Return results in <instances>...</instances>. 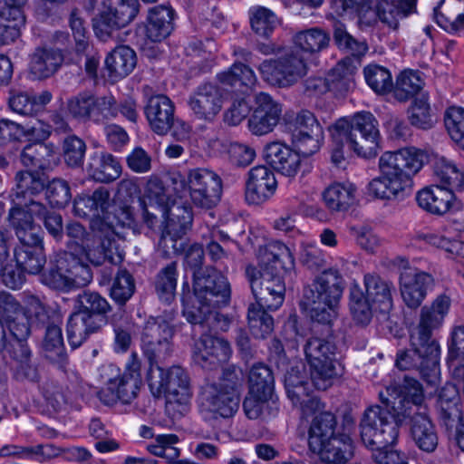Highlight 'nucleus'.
<instances>
[{
    "mask_svg": "<svg viewBox=\"0 0 464 464\" xmlns=\"http://www.w3.org/2000/svg\"><path fill=\"white\" fill-rule=\"evenodd\" d=\"M256 259L257 266L246 268L252 293L267 307L278 309L285 292L282 273L294 268V254L283 242L274 240L259 247Z\"/></svg>",
    "mask_w": 464,
    "mask_h": 464,
    "instance_id": "obj_8",
    "label": "nucleus"
},
{
    "mask_svg": "<svg viewBox=\"0 0 464 464\" xmlns=\"http://www.w3.org/2000/svg\"><path fill=\"white\" fill-rule=\"evenodd\" d=\"M276 405V400L273 392H248L243 407L247 418L256 420L262 415L269 414Z\"/></svg>",
    "mask_w": 464,
    "mask_h": 464,
    "instance_id": "obj_45",
    "label": "nucleus"
},
{
    "mask_svg": "<svg viewBox=\"0 0 464 464\" xmlns=\"http://www.w3.org/2000/svg\"><path fill=\"white\" fill-rule=\"evenodd\" d=\"M249 19L253 31L262 37H268L278 24L276 14L263 6L250 8Z\"/></svg>",
    "mask_w": 464,
    "mask_h": 464,
    "instance_id": "obj_49",
    "label": "nucleus"
},
{
    "mask_svg": "<svg viewBox=\"0 0 464 464\" xmlns=\"http://www.w3.org/2000/svg\"><path fill=\"white\" fill-rule=\"evenodd\" d=\"M145 114L151 130L157 134H166L174 120V106L165 95H155L149 99Z\"/></svg>",
    "mask_w": 464,
    "mask_h": 464,
    "instance_id": "obj_35",
    "label": "nucleus"
},
{
    "mask_svg": "<svg viewBox=\"0 0 464 464\" xmlns=\"http://www.w3.org/2000/svg\"><path fill=\"white\" fill-rule=\"evenodd\" d=\"M137 14V0H102L92 19L94 33L106 41L114 31L129 24Z\"/></svg>",
    "mask_w": 464,
    "mask_h": 464,
    "instance_id": "obj_19",
    "label": "nucleus"
},
{
    "mask_svg": "<svg viewBox=\"0 0 464 464\" xmlns=\"http://www.w3.org/2000/svg\"><path fill=\"white\" fill-rule=\"evenodd\" d=\"M45 308L35 296L26 299L23 311L13 296L5 292L0 293V324L7 327L11 335L19 344L30 334V328L45 318Z\"/></svg>",
    "mask_w": 464,
    "mask_h": 464,
    "instance_id": "obj_16",
    "label": "nucleus"
},
{
    "mask_svg": "<svg viewBox=\"0 0 464 464\" xmlns=\"http://www.w3.org/2000/svg\"><path fill=\"white\" fill-rule=\"evenodd\" d=\"M385 397L380 392L382 406L370 407L364 413L361 423V437L366 447L381 449L393 445L398 438L399 425L409 411L420 409L424 395L420 384L414 379L405 377L403 385L399 392L387 388Z\"/></svg>",
    "mask_w": 464,
    "mask_h": 464,
    "instance_id": "obj_4",
    "label": "nucleus"
},
{
    "mask_svg": "<svg viewBox=\"0 0 464 464\" xmlns=\"http://www.w3.org/2000/svg\"><path fill=\"white\" fill-rule=\"evenodd\" d=\"M416 200L420 208L437 216H442L459 208V202L450 188L430 185L420 189Z\"/></svg>",
    "mask_w": 464,
    "mask_h": 464,
    "instance_id": "obj_27",
    "label": "nucleus"
},
{
    "mask_svg": "<svg viewBox=\"0 0 464 464\" xmlns=\"http://www.w3.org/2000/svg\"><path fill=\"white\" fill-rule=\"evenodd\" d=\"M304 353L309 365V380L316 389H328L343 374L342 364L335 358V346L329 341L310 339Z\"/></svg>",
    "mask_w": 464,
    "mask_h": 464,
    "instance_id": "obj_17",
    "label": "nucleus"
},
{
    "mask_svg": "<svg viewBox=\"0 0 464 464\" xmlns=\"http://www.w3.org/2000/svg\"><path fill=\"white\" fill-rule=\"evenodd\" d=\"M83 228L79 223L67 226L68 253L57 259V267L43 276V283L51 288L66 291L74 286H83L92 279L89 266L102 265L108 260L111 264H119L123 260V252L115 246L112 248L102 245L94 247V239L82 237Z\"/></svg>",
    "mask_w": 464,
    "mask_h": 464,
    "instance_id": "obj_5",
    "label": "nucleus"
},
{
    "mask_svg": "<svg viewBox=\"0 0 464 464\" xmlns=\"http://www.w3.org/2000/svg\"><path fill=\"white\" fill-rule=\"evenodd\" d=\"M172 186L165 189L157 180L147 184L146 193L140 199L143 218L149 226H152L154 213L148 209L159 210L163 218L161 236L158 248L164 256H171L184 248V235L192 223L191 209L184 202L170 200L173 192L179 199L188 196L193 203L202 208H210L220 197L221 181L212 171L206 169H195L184 177L179 172L171 175Z\"/></svg>",
    "mask_w": 464,
    "mask_h": 464,
    "instance_id": "obj_1",
    "label": "nucleus"
},
{
    "mask_svg": "<svg viewBox=\"0 0 464 464\" xmlns=\"http://www.w3.org/2000/svg\"><path fill=\"white\" fill-rule=\"evenodd\" d=\"M16 179L17 191L12 198L14 207L10 210L9 219L21 244L14 250L18 271H8L5 268L3 273V282L12 289H17L23 285V272L37 274L45 262L41 229L34 224V218L42 217L44 207L33 199H30L29 203L26 201L28 196L44 189V182L30 171L20 172Z\"/></svg>",
    "mask_w": 464,
    "mask_h": 464,
    "instance_id": "obj_3",
    "label": "nucleus"
},
{
    "mask_svg": "<svg viewBox=\"0 0 464 464\" xmlns=\"http://www.w3.org/2000/svg\"><path fill=\"white\" fill-rule=\"evenodd\" d=\"M147 379L154 395H164L166 412L172 419H179L189 411L192 393L188 375L183 368L163 369L151 362Z\"/></svg>",
    "mask_w": 464,
    "mask_h": 464,
    "instance_id": "obj_11",
    "label": "nucleus"
},
{
    "mask_svg": "<svg viewBox=\"0 0 464 464\" xmlns=\"http://www.w3.org/2000/svg\"><path fill=\"white\" fill-rule=\"evenodd\" d=\"M178 442L179 438L174 434H160L147 445V449L151 454L171 462L176 460L179 455V449L176 447Z\"/></svg>",
    "mask_w": 464,
    "mask_h": 464,
    "instance_id": "obj_50",
    "label": "nucleus"
},
{
    "mask_svg": "<svg viewBox=\"0 0 464 464\" xmlns=\"http://www.w3.org/2000/svg\"><path fill=\"white\" fill-rule=\"evenodd\" d=\"M433 282L430 274L417 269L402 272L400 278V291L405 304L411 308L420 306L432 288Z\"/></svg>",
    "mask_w": 464,
    "mask_h": 464,
    "instance_id": "obj_28",
    "label": "nucleus"
},
{
    "mask_svg": "<svg viewBox=\"0 0 464 464\" xmlns=\"http://www.w3.org/2000/svg\"><path fill=\"white\" fill-rule=\"evenodd\" d=\"M5 6L0 12V43L9 44L20 36L25 18L22 5L26 0H3Z\"/></svg>",
    "mask_w": 464,
    "mask_h": 464,
    "instance_id": "obj_34",
    "label": "nucleus"
},
{
    "mask_svg": "<svg viewBox=\"0 0 464 464\" xmlns=\"http://www.w3.org/2000/svg\"><path fill=\"white\" fill-rule=\"evenodd\" d=\"M69 24L75 42L77 54L86 53L89 48V36L82 12L78 9L72 11L69 17Z\"/></svg>",
    "mask_w": 464,
    "mask_h": 464,
    "instance_id": "obj_56",
    "label": "nucleus"
},
{
    "mask_svg": "<svg viewBox=\"0 0 464 464\" xmlns=\"http://www.w3.org/2000/svg\"><path fill=\"white\" fill-rule=\"evenodd\" d=\"M63 158L69 166H79L82 163L85 154L83 140L76 136H69L63 141Z\"/></svg>",
    "mask_w": 464,
    "mask_h": 464,
    "instance_id": "obj_59",
    "label": "nucleus"
},
{
    "mask_svg": "<svg viewBox=\"0 0 464 464\" xmlns=\"http://www.w3.org/2000/svg\"><path fill=\"white\" fill-rule=\"evenodd\" d=\"M349 309L353 321L359 325L368 324L372 317L374 309L371 306L357 283L351 285Z\"/></svg>",
    "mask_w": 464,
    "mask_h": 464,
    "instance_id": "obj_44",
    "label": "nucleus"
},
{
    "mask_svg": "<svg viewBox=\"0 0 464 464\" xmlns=\"http://www.w3.org/2000/svg\"><path fill=\"white\" fill-rule=\"evenodd\" d=\"M367 85L376 93L389 92L393 86L392 76L390 71L379 64H369L363 70Z\"/></svg>",
    "mask_w": 464,
    "mask_h": 464,
    "instance_id": "obj_47",
    "label": "nucleus"
},
{
    "mask_svg": "<svg viewBox=\"0 0 464 464\" xmlns=\"http://www.w3.org/2000/svg\"><path fill=\"white\" fill-rule=\"evenodd\" d=\"M174 11L168 6H156L150 9L147 23L139 27L138 33L152 43L166 39L173 29Z\"/></svg>",
    "mask_w": 464,
    "mask_h": 464,
    "instance_id": "obj_33",
    "label": "nucleus"
},
{
    "mask_svg": "<svg viewBox=\"0 0 464 464\" xmlns=\"http://www.w3.org/2000/svg\"><path fill=\"white\" fill-rule=\"evenodd\" d=\"M45 196L52 206L63 207L71 198L70 188L65 181L53 179L47 185Z\"/></svg>",
    "mask_w": 464,
    "mask_h": 464,
    "instance_id": "obj_60",
    "label": "nucleus"
},
{
    "mask_svg": "<svg viewBox=\"0 0 464 464\" xmlns=\"http://www.w3.org/2000/svg\"><path fill=\"white\" fill-rule=\"evenodd\" d=\"M306 157L295 148L293 149L280 141L269 142L263 150L265 161L275 170L287 177H294L298 173L302 159Z\"/></svg>",
    "mask_w": 464,
    "mask_h": 464,
    "instance_id": "obj_25",
    "label": "nucleus"
},
{
    "mask_svg": "<svg viewBox=\"0 0 464 464\" xmlns=\"http://www.w3.org/2000/svg\"><path fill=\"white\" fill-rule=\"evenodd\" d=\"M276 179L274 172L266 166L252 168L246 184V200L259 205L268 200L276 192Z\"/></svg>",
    "mask_w": 464,
    "mask_h": 464,
    "instance_id": "obj_29",
    "label": "nucleus"
},
{
    "mask_svg": "<svg viewBox=\"0 0 464 464\" xmlns=\"http://www.w3.org/2000/svg\"><path fill=\"white\" fill-rule=\"evenodd\" d=\"M229 297V284L222 274L214 270L207 276L196 274L193 293L183 294V314L190 324L224 329L218 325L220 315L214 309L226 304Z\"/></svg>",
    "mask_w": 464,
    "mask_h": 464,
    "instance_id": "obj_9",
    "label": "nucleus"
},
{
    "mask_svg": "<svg viewBox=\"0 0 464 464\" xmlns=\"http://www.w3.org/2000/svg\"><path fill=\"white\" fill-rule=\"evenodd\" d=\"M255 298L256 304H252L248 308V326L254 337L264 339L267 337L274 329V320L264 309H272L267 307L265 304H262L256 296Z\"/></svg>",
    "mask_w": 464,
    "mask_h": 464,
    "instance_id": "obj_42",
    "label": "nucleus"
},
{
    "mask_svg": "<svg viewBox=\"0 0 464 464\" xmlns=\"http://www.w3.org/2000/svg\"><path fill=\"white\" fill-rule=\"evenodd\" d=\"M372 458L378 464H407L406 456L394 450L392 445H389L381 449H374Z\"/></svg>",
    "mask_w": 464,
    "mask_h": 464,
    "instance_id": "obj_64",
    "label": "nucleus"
},
{
    "mask_svg": "<svg viewBox=\"0 0 464 464\" xmlns=\"http://www.w3.org/2000/svg\"><path fill=\"white\" fill-rule=\"evenodd\" d=\"M66 110L72 117L89 119L95 122H102L118 114L111 95L95 97L90 93H80L68 100Z\"/></svg>",
    "mask_w": 464,
    "mask_h": 464,
    "instance_id": "obj_21",
    "label": "nucleus"
},
{
    "mask_svg": "<svg viewBox=\"0 0 464 464\" xmlns=\"http://www.w3.org/2000/svg\"><path fill=\"white\" fill-rule=\"evenodd\" d=\"M326 208L331 211L345 212L358 202L357 186L349 181H334L322 193Z\"/></svg>",
    "mask_w": 464,
    "mask_h": 464,
    "instance_id": "obj_30",
    "label": "nucleus"
},
{
    "mask_svg": "<svg viewBox=\"0 0 464 464\" xmlns=\"http://www.w3.org/2000/svg\"><path fill=\"white\" fill-rule=\"evenodd\" d=\"M411 435L416 446L426 452H432L438 446L434 425L425 411L414 412L411 419Z\"/></svg>",
    "mask_w": 464,
    "mask_h": 464,
    "instance_id": "obj_39",
    "label": "nucleus"
},
{
    "mask_svg": "<svg viewBox=\"0 0 464 464\" xmlns=\"http://www.w3.org/2000/svg\"><path fill=\"white\" fill-rule=\"evenodd\" d=\"M106 324L104 317H96L75 308L67 324L68 342L72 348L79 347L89 334L99 330Z\"/></svg>",
    "mask_w": 464,
    "mask_h": 464,
    "instance_id": "obj_32",
    "label": "nucleus"
},
{
    "mask_svg": "<svg viewBox=\"0 0 464 464\" xmlns=\"http://www.w3.org/2000/svg\"><path fill=\"white\" fill-rule=\"evenodd\" d=\"M75 308L81 311H86L93 316L103 317L110 310V304L107 300L97 293L84 292L80 295Z\"/></svg>",
    "mask_w": 464,
    "mask_h": 464,
    "instance_id": "obj_55",
    "label": "nucleus"
},
{
    "mask_svg": "<svg viewBox=\"0 0 464 464\" xmlns=\"http://www.w3.org/2000/svg\"><path fill=\"white\" fill-rule=\"evenodd\" d=\"M302 363L292 367L285 375V387L289 400L301 411L302 422L310 423L308 445L310 450L322 461L345 464L353 454V444L349 435H335V418L324 410V406L313 394L306 373L301 372Z\"/></svg>",
    "mask_w": 464,
    "mask_h": 464,
    "instance_id": "obj_2",
    "label": "nucleus"
},
{
    "mask_svg": "<svg viewBox=\"0 0 464 464\" xmlns=\"http://www.w3.org/2000/svg\"><path fill=\"white\" fill-rule=\"evenodd\" d=\"M274 378L268 367L256 364L249 372V392H273Z\"/></svg>",
    "mask_w": 464,
    "mask_h": 464,
    "instance_id": "obj_57",
    "label": "nucleus"
},
{
    "mask_svg": "<svg viewBox=\"0 0 464 464\" xmlns=\"http://www.w3.org/2000/svg\"><path fill=\"white\" fill-rule=\"evenodd\" d=\"M343 287V277L337 269L325 270L305 291L301 307L313 321L330 324L337 316Z\"/></svg>",
    "mask_w": 464,
    "mask_h": 464,
    "instance_id": "obj_12",
    "label": "nucleus"
},
{
    "mask_svg": "<svg viewBox=\"0 0 464 464\" xmlns=\"http://www.w3.org/2000/svg\"><path fill=\"white\" fill-rule=\"evenodd\" d=\"M357 65L350 58L344 59L327 74V77L315 76L306 81V91L311 94H322L339 83L346 85L355 72Z\"/></svg>",
    "mask_w": 464,
    "mask_h": 464,
    "instance_id": "obj_31",
    "label": "nucleus"
},
{
    "mask_svg": "<svg viewBox=\"0 0 464 464\" xmlns=\"http://www.w3.org/2000/svg\"><path fill=\"white\" fill-rule=\"evenodd\" d=\"M408 119L411 125L423 130L434 125L436 114L430 105L426 93L420 92L414 98L408 110Z\"/></svg>",
    "mask_w": 464,
    "mask_h": 464,
    "instance_id": "obj_43",
    "label": "nucleus"
},
{
    "mask_svg": "<svg viewBox=\"0 0 464 464\" xmlns=\"http://www.w3.org/2000/svg\"><path fill=\"white\" fill-rule=\"evenodd\" d=\"M332 145L331 160L336 166H342L345 161V152L352 150L358 157L364 159L374 158L380 147V136H360V140L351 133V126L347 120H338L329 129Z\"/></svg>",
    "mask_w": 464,
    "mask_h": 464,
    "instance_id": "obj_18",
    "label": "nucleus"
},
{
    "mask_svg": "<svg viewBox=\"0 0 464 464\" xmlns=\"http://www.w3.org/2000/svg\"><path fill=\"white\" fill-rule=\"evenodd\" d=\"M434 177L437 185L450 188L453 193L460 190L464 185L463 169L445 158L437 160L434 165Z\"/></svg>",
    "mask_w": 464,
    "mask_h": 464,
    "instance_id": "obj_41",
    "label": "nucleus"
},
{
    "mask_svg": "<svg viewBox=\"0 0 464 464\" xmlns=\"http://www.w3.org/2000/svg\"><path fill=\"white\" fill-rule=\"evenodd\" d=\"M286 129L293 146L304 156H311L322 147L324 129L316 117L309 111H301L286 120Z\"/></svg>",
    "mask_w": 464,
    "mask_h": 464,
    "instance_id": "obj_20",
    "label": "nucleus"
},
{
    "mask_svg": "<svg viewBox=\"0 0 464 464\" xmlns=\"http://www.w3.org/2000/svg\"><path fill=\"white\" fill-rule=\"evenodd\" d=\"M177 286L176 265L174 263L162 269L156 280V290L160 300L169 303L175 295Z\"/></svg>",
    "mask_w": 464,
    "mask_h": 464,
    "instance_id": "obj_52",
    "label": "nucleus"
},
{
    "mask_svg": "<svg viewBox=\"0 0 464 464\" xmlns=\"http://www.w3.org/2000/svg\"><path fill=\"white\" fill-rule=\"evenodd\" d=\"M340 120H347L351 126V133L357 130L360 136H380L378 122L375 117L368 111L356 112L353 115L343 117Z\"/></svg>",
    "mask_w": 464,
    "mask_h": 464,
    "instance_id": "obj_53",
    "label": "nucleus"
},
{
    "mask_svg": "<svg viewBox=\"0 0 464 464\" xmlns=\"http://www.w3.org/2000/svg\"><path fill=\"white\" fill-rule=\"evenodd\" d=\"M366 299L375 314H388L392 308V288L388 282L374 275L364 276Z\"/></svg>",
    "mask_w": 464,
    "mask_h": 464,
    "instance_id": "obj_38",
    "label": "nucleus"
},
{
    "mask_svg": "<svg viewBox=\"0 0 464 464\" xmlns=\"http://www.w3.org/2000/svg\"><path fill=\"white\" fill-rule=\"evenodd\" d=\"M428 162V151L415 146L384 151L378 160L379 175L366 186L368 196L386 201L404 198Z\"/></svg>",
    "mask_w": 464,
    "mask_h": 464,
    "instance_id": "obj_6",
    "label": "nucleus"
},
{
    "mask_svg": "<svg viewBox=\"0 0 464 464\" xmlns=\"http://www.w3.org/2000/svg\"><path fill=\"white\" fill-rule=\"evenodd\" d=\"M281 113L280 103L266 92L257 93L254 98L252 114L247 122L250 132L256 136L271 133L278 124Z\"/></svg>",
    "mask_w": 464,
    "mask_h": 464,
    "instance_id": "obj_22",
    "label": "nucleus"
},
{
    "mask_svg": "<svg viewBox=\"0 0 464 464\" xmlns=\"http://www.w3.org/2000/svg\"><path fill=\"white\" fill-rule=\"evenodd\" d=\"M302 237L300 252L302 262L308 266H319L324 260L322 250L318 247L315 241L310 240L304 236Z\"/></svg>",
    "mask_w": 464,
    "mask_h": 464,
    "instance_id": "obj_63",
    "label": "nucleus"
},
{
    "mask_svg": "<svg viewBox=\"0 0 464 464\" xmlns=\"http://www.w3.org/2000/svg\"><path fill=\"white\" fill-rule=\"evenodd\" d=\"M334 38L340 49L346 51L353 56L360 57L368 50L365 43L358 42L346 31L343 24L336 23L334 29Z\"/></svg>",
    "mask_w": 464,
    "mask_h": 464,
    "instance_id": "obj_54",
    "label": "nucleus"
},
{
    "mask_svg": "<svg viewBox=\"0 0 464 464\" xmlns=\"http://www.w3.org/2000/svg\"><path fill=\"white\" fill-rule=\"evenodd\" d=\"M135 284L132 276L126 271H120L111 289V296L117 303L124 304L133 295Z\"/></svg>",
    "mask_w": 464,
    "mask_h": 464,
    "instance_id": "obj_58",
    "label": "nucleus"
},
{
    "mask_svg": "<svg viewBox=\"0 0 464 464\" xmlns=\"http://www.w3.org/2000/svg\"><path fill=\"white\" fill-rule=\"evenodd\" d=\"M240 375L241 372L233 367L224 372L222 383H208L202 388L198 401L200 413L205 419L230 418L237 411Z\"/></svg>",
    "mask_w": 464,
    "mask_h": 464,
    "instance_id": "obj_14",
    "label": "nucleus"
},
{
    "mask_svg": "<svg viewBox=\"0 0 464 464\" xmlns=\"http://www.w3.org/2000/svg\"><path fill=\"white\" fill-rule=\"evenodd\" d=\"M89 173L97 181L110 182L121 176V165L111 154L95 153L90 159Z\"/></svg>",
    "mask_w": 464,
    "mask_h": 464,
    "instance_id": "obj_40",
    "label": "nucleus"
},
{
    "mask_svg": "<svg viewBox=\"0 0 464 464\" xmlns=\"http://www.w3.org/2000/svg\"><path fill=\"white\" fill-rule=\"evenodd\" d=\"M329 42V35L318 28L302 31L295 36V44L304 54L318 53L326 48Z\"/></svg>",
    "mask_w": 464,
    "mask_h": 464,
    "instance_id": "obj_46",
    "label": "nucleus"
},
{
    "mask_svg": "<svg viewBox=\"0 0 464 464\" xmlns=\"http://www.w3.org/2000/svg\"><path fill=\"white\" fill-rule=\"evenodd\" d=\"M451 303L450 295L440 294L421 307L418 327V342L420 346L426 345L433 332L443 326L450 312Z\"/></svg>",
    "mask_w": 464,
    "mask_h": 464,
    "instance_id": "obj_24",
    "label": "nucleus"
},
{
    "mask_svg": "<svg viewBox=\"0 0 464 464\" xmlns=\"http://www.w3.org/2000/svg\"><path fill=\"white\" fill-rule=\"evenodd\" d=\"M257 48L265 55L281 54L276 60H264L257 67L262 79L271 85L279 87L292 85L307 72L304 57L294 50L281 53L280 48L272 43L259 44Z\"/></svg>",
    "mask_w": 464,
    "mask_h": 464,
    "instance_id": "obj_15",
    "label": "nucleus"
},
{
    "mask_svg": "<svg viewBox=\"0 0 464 464\" xmlns=\"http://www.w3.org/2000/svg\"><path fill=\"white\" fill-rule=\"evenodd\" d=\"M73 212L80 218L92 217L91 232L83 229L82 237L94 239V247L112 248L121 247L116 237H124L123 229L133 227L134 217L129 207L119 206L109 202V193L106 190H96L92 196H81L74 200ZM82 228H84L82 226Z\"/></svg>",
    "mask_w": 464,
    "mask_h": 464,
    "instance_id": "obj_7",
    "label": "nucleus"
},
{
    "mask_svg": "<svg viewBox=\"0 0 464 464\" xmlns=\"http://www.w3.org/2000/svg\"><path fill=\"white\" fill-rule=\"evenodd\" d=\"M100 380L102 383L98 392L101 401L107 405L118 401L130 403L136 398L141 385L140 363L137 355H131L123 373L114 364L102 365Z\"/></svg>",
    "mask_w": 464,
    "mask_h": 464,
    "instance_id": "obj_13",
    "label": "nucleus"
},
{
    "mask_svg": "<svg viewBox=\"0 0 464 464\" xmlns=\"http://www.w3.org/2000/svg\"><path fill=\"white\" fill-rule=\"evenodd\" d=\"M216 80L217 85H201L189 100V107L198 119L212 121L216 118L221 111L228 88L248 92L255 90L258 83L253 69L237 62L218 73Z\"/></svg>",
    "mask_w": 464,
    "mask_h": 464,
    "instance_id": "obj_10",
    "label": "nucleus"
},
{
    "mask_svg": "<svg viewBox=\"0 0 464 464\" xmlns=\"http://www.w3.org/2000/svg\"><path fill=\"white\" fill-rule=\"evenodd\" d=\"M239 92H241V91ZM253 92L254 90L252 92ZM242 93L244 94V97L234 99L232 104L224 114V121L229 125L239 124L250 112L251 108L246 100V96H248L251 92H242Z\"/></svg>",
    "mask_w": 464,
    "mask_h": 464,
    "instance_id": "obj_61",
    "label": "nucleus"
},
{
    "mask_svg": "<svg viewBox=\"0 0 464 464\" xmlns=\"http://www.w3.org/2000/svg\"><path fill=\"white\" fill-rule=\"evenodd\" d=\"M63 62L62 53L53 48H37L29 63V73L33 79L43 80L53 75Z\"/></svg>",
    "mask_w": 464,
    "mask_h": 464,
    "instance_id": "obj_36",
    "label": "nucleus"
},
{
    "mask_svg": "<svg viewBox=\"0 0 464 464\" xmlns=\"http://www.w3.org/2000/svg\"><path fill=\"white\" fill-rule=\"evenodd\" d=\"M444 121L450 138L464 150V108L449 107L445 111Z\"/></svg>",
    "mask_w": 464,
    "mask_h": 464,
    "instance_id": "obj_51",
    "label": "nucleus"
},
{
    "mask_svg": "<svg viewBox=\"0 0 464 464\" xmlns=\"http://www.w3.org/2000/svg\"><path fill=\"white\" fill-rule=\"evenodd\" d=\"M423 85V79L418 72L406 70L397 77L394 93L398 100L406 101L410 97L420 95Z\"/></svg>",
    "mask_w": 464,
    "mask_h": 464,
    "instance_id": "obj_48",
    "label": "nucleus"
},
{
    "mask_svg": "<svg viewBox=\"0 0 464 464\" xmlns=\"http://www.w3.org/2000/svg\"><path fill=\"white\" fill-rule=\"evenodd\" d=\"M416 2L417 0H398L396 4L393 0H383L381 10L385 12L389 9L392 13L389 18L385 16L384 20L394 24L398 17H406L413 13Z\"/></svg>",
    "mask_w": 464,
    "mask_h": 464,
    "instance_id": "obj_62",
    "label": "nucleus"
},
{
    "mask_svg": "<svg viewBox=\"0 0 464 464\" xmlns=\"http://www.w3.org/2000/svg\"><path fill=\"white\" fill-rule=\"evenodd\" d=\"M231 354L229 343L212 334H203L192 346L193 362L205 370L219 367L229 360Z\"/></svg>",
    "mask_w": 464,
    "mask_h": 464,
    "instance_id": "obj_23",
    "label": "nucleus"
},
{
    "mask_svg": "<svg viewBox=\"0 0 464 464\" xmlns=\"http://www.w3.org/2000/svg\"><path fill=\"white\" fill-rule=\"evenodd\" d=\"M173 330L170 324L161 318H150L145 324L141 336V347L152 361L170 351Z\"/></svg>",
    "mask_w": 464,
    "mask_h": 464,
    "instance_id": "obj_26",
    "label": "nucleus"
},
{
    "mask_svg": "<svg viewBox=\"0 0 464 464\" xmlns=\"http://www.w3.org/2000/svg\"><path fill=\"white\" fill-rule=\"evenodd\" d=\"M104 65L108 76L111 80H121L129 75L136 67V53L129 46H117L107 54Z\"/></svg>",
    "mask_w": 464,
    "mask_h": 464,
    "instance_id": "obj_37",
    "label": "nucleus"
}]
</instances>
